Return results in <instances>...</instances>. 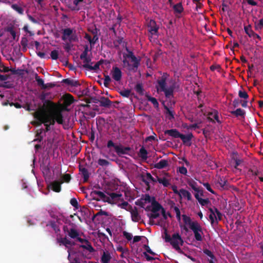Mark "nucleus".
Wrapping results in <instances>:
<instances>
[{
    "mask_svg": "<svg viewBox=\"0 0 263 263\" xmlns=\"http://www.w3.org/2000/svg\"><path fill=\"white\" fill-rule=\"evenodd\" d=\"M90 196L93 199L100 201L102 200L104 202L108 201L109 199L103 192L100 191L93 190L90 193Z\"/></svg>",
    "mask_w": 263,
    "mask_h": 263,
    "instance_id": "nucleus-9",
    "label": "nucleus"
},
{
    "mask_svg": "<svg viewBox=\"0 0 263 263\" xmlns=\"http://www.w3.org/2000/svg\"><path fill=\"white\" fill-rule=\"evenodd\" d=\"M125 50L127 53L123 54V66L127 68L129 71H135L140 65L141 59L137 58L127 47Z\"/></svg>",
    "mask_w": 263,
    "mask_h": 263,
    "instance_id": "nucleus-2",
    "label": "nucleus"
},
{
    "mask_svg": "<svg viewBox=\"0 0 263 263\" xmlns=\"http://www.w3.org/2000/svg\"><path fill=\"white\" fill-rule=\"evenodd\" d=\"M111 101L107 98L101 97L100 98V106L104 107H109L111 105Z\"/></svg>",
    "mask_w": 263,
    "mask_h": 263,
    "instance_id": "nucleus-21",
    "label": "nucleus"
},
{
    "mask_svg": "<svg viewBox=\"0 0 263 263\" xmlns=\"http://www.w3.org/2000/svg\"><path fill=\"white\" fill-rule=\"evenodd\" d=\"M173 8L175 14H180L184 10L182 5L181 3H179L176 5H174Z\"/></svg>",
    "mask_w": 263,
    "mask_h": 263,
    "instance_id": "nucleus-32",
    "label": "nucleus"
},
{
    "mask_svg": "<svg viewBox=\"0 0 263 263\" xmlns=\"http://www.w3.org/2000/svg\"><path fill=\"white\" fill-rule=\"evenodd\" d=\"M198 202L201 204V206H205V205H207L210 203V201L208 198H201L200 200H199Z\"/></svg>",
    "mask_w": 263,
    "mask_h": 263,
    "instance_id": "nucleus-61",
    "label": "nucleus"
},
{
    "mask_svg": "<svg viewBox=\"0 0 263 263\" xmlns=\"http://www.w3.org/2000/svg\"><path fill=\"white\" fill-rule=\"evenodd\" d=\"M193 138V135L192 133H189L187 135H181L180 138L182 140L183 144H186L188 145H191V141Z\"/></svg>",
    "mask_w": 263,
    "mask_h": 263,
    "instance_id": "nucleus-19",
    "label": "nucleus"
},
{
    "mask_svg": "<svg viewBox=\"0 0 263 263\" xmlns=\"http://www.w3.org/2000/svg\"><path fill=\"white\" fill-rule=\"evenodd\" d=\"M209 117L208 119L212 122H214L213 118H214L218 123H221V121L219 120L218 114L217 111L214 110L213 112L209 114Z\"/></svg>",
    "mask_w": 263,
    "mask_h": 263,
    "instance_id": "nucleus-27",
    "label": "nucleus"
},
{
    "mask_svg": "<svg viewBox=\"0 0 263 263\" xmlns=\"http://www.w3.org/2000/svg\"><path fill=\"white\" fill-rule=\"evenodd\" d=\"M164 109L166 110V114L170 116L168 117V119L170 120H172V119H174V111L171 110L170 108L166 106H164Z\"/></svg>",
    "mask_w": 263,
    "mask_h": 263,
    "instance_id": "nucleus-44",
    "label": "nucleus"
},
{
    "mask_svg": "<svg viewBox=\"0 0 263 263\" xmlns=\"http://www.w3.org/2000/svg\"><path fill=\"white\" fill-rule=\"evenodd\" d=\"M231 114L235 116L236 117L239 116H244L245 111L241 108H237L236 110L231 111Z\"/></svg>",
    "mask_w": 263,
    "mask_h": 263,
    "instance_id": "nucleus-39",
    "label": "nucleus"
},
{
    "mask_svg": "<svg viewBox=\"0 0 263 263\" xmlns=\"http://www.w3.org/2000/svg\"><path fill=\"white\" fill-rule=\"evenodd\" d=\"M111 258L110 254L108 252H104L101 258L102 263H109Z\"/></svg>",
    "mask_w": 263,
    "mask_h": 263,
    "instance_id": "nucleus-29",
    "label": "nucleus"
},
{
    "mask_svg": "<svg viewBox=\"0 0 263 263\" xmlns=\"http://www.w3.org/2000/svg\"><path fill=\"white\" fill-rule=\"evenodd\" d=\"M62 40L64 41L68 40L69 42H77L79 41V37L75 30L67 28L62 30Z\"/></svg>",
    "mask_w": 263,
    "mask_h": 263,
    "instance_id": "nucleus-6",
    "label": "nucleus"
},
{
    "mask_svg": "<svg viewBox=\"0 0 263 263\" xmlns=\"http://www.w3.org/2000/svg\"><path fill=\"white\" fill-rule=\"evenodd\" d=\"M51 95L50 92L43 91L39 96V98L42 101H46L47 99H51V97H49Z\"/></svg>",
    "mask_w": 263,
    "mask_h": 263,
    "instance_id": "nucleus-36",
    "label": "nucleus"
},
{
    "mask_svg": "<svg viewBox=\"0 0 263 263\" xmlns=\"http://www.w3.org/2000/svg\"><path fill=\"white\" fill-rule=\"evenodd\" d=\"M98 163L102 166H108L109 164V162L107 160L101 158L98 160Z\"/></svg>",
    "mask_w": 263,
    "mask_h": 263,
    "instance_id": "nucleus-53",
    "label": "nucleus"
},
{
    "mask_svg": "<svg viewBox=\"0 0 263 263\" xmlns=\"http://www.w3.org/2000/svg\"><path fill=\"white\" fill-rule=\"evenodd\" d=\"M80 248H82L83 249H86L90 253H92L95 251V249L92 247L90 242L89 241H88V243L86 242L84 244H82V245H80Z\"/></svg>",
    "mask_w": 263,
    "mask_h": 263,
    "instance_id": "nucleus-34",
    "label": "nucleus"
},
{
    "mask_svg": "<svg viewBox=\"0 0 263 263\" xmlns=\"http://www.w3.org/2000/svg\"><path fill=\"white\" fill-rule=\"evenodd\" d=\"M157 177V182L158 181L159 183L162 184L164 187H168L170 185V181L166 177Z\"/></svg>",
    "mask_w": 263,
    "mask_h": 263,
    "instance_id": "nucleus-30",
    "label": "nucleus"
},
{
    "mask_svg": "<svg viewBox=\"0 0 263 263\" xmlns=\"http://www.w3.org/2000/svg\"><path fill=\"white\" fill-rule=\"evenodd\" d=\"M130 213L132 219L133 221L138 222L141 219V217L136 207L134 208V209L131 211Z\"/></svg>",
    "mask_w": 263,
    "mask_h": 263,
    "instance_id": "nucleus-24",
    "label": "nucleus"
},
{
    "mask_svg": "<svg viewBox=\"0 0 263 263\" xmlns=\"http://www.w3.org/2000/svg\"><path fill=\"white\" fill-rule=\"evenodd\" d=\"M135 90L137 93L142 95L144 92V89L143 88L142 84L141 83H138L135 86Z\"/></svg>",
    "mask_w": 263,
    "mask_h": 263,
    "instance_id": "nucleus-45",
    "label": "nucleus"
},
{
    "mask_svg": "<svg viewBox=\"0 0 263 263\" xmlns=\"http://www.w3.org/2000/svg\"><path fill=\"white\" fill-rule=\"evenodd\" d=\"M142 181L144 182L147 189L149 190L150 188L149 181H151L154 183H156L157 182V179L154 178L151 173L146 172L145 176L142 175Z\"/></svg>",
    "mask_w": 263,
    "mask_h": 263,
    "instance_id": "nucleus-13",
    "label": "nucleus"
},
{
    "mask_svg": "<svg viewBox=\"0 0 263 263\" xmlns=\"http://www.w3.org/2000/svg\"><path fill=\"white\" fill-rule=\"evenodd\" d=\"M184 224L188 225L194 234L195 238L197 241H201L202 240L201 234L203 233L202 229L197 221H192L191 217L186 215L182 216Z\"/></svg>",
    "mask_w": 263,
    "mask_h": 263,
    "instance_id": "nucleus-4",
    "label": "nucleus"
},
{
    "mask_svg": "<svg viewBox=\"0 0 263 263\" xmlns=\"http://www.w3.org/2000/svg\"><path fill=\"white\" fill-rule=\"evenodd\" d=\"M169 75L167 73H163L162 76L157 80V85L156 86L158 92L161 91L164 93L165 96L167 99H171L174 97V91L175 89V84L166 88V80Z\"/></svg>",
    "mask_w": 263,
    "mask_h": 263,
    "instance_id": "nucleus-3",
    "label": "nucleus"
},
{
    "mask_svg": "<svg viewBox=\"0 0 263 263\" xmlns=\"http://www.w3.org/2000/svg\"><path fill=\"white\" fill-rule=\"evenodd\" d=\"M84 50L83 52L80 54V57H84V56H88V51H90L92 48V46L90 47V48L89 49L88 46L87 45H85L84 47Z\"/></svg>",
    "mask_w": 263,
    "mask_h": 263,
    "instance_id": "nucleus-49",
    "label": "nucleus"
},
{
    "mask_svg": "<svg viewBox=\"0 0 263 263\" xmlns=\"http://www.w3.org/2000/svg\"><path fill=\"white\" fill-rule=\"evenodd\" d=\"M34 78L37 82V85L39 86H41L42 89H46V86H45L43 80L40 78V77L38 76L37 73H36L35 74Z\"/></svg>",
    "mask_w": 263,
    "mask_h": 263,
    "instance_id": "nucleus-35",
    "label": "nucleus"
},
{
    "mask_svg": "<svg viewBox=\"0 0 263 263\" xmlns=\"http://www.w3.org/2000/svg\"><path fill=\"white\" fill-rule=\"evenodd\" d=\"M34 118L36 120L41 122L42 123H43L44 125L46 126V131L48 132L50 129V122H44V120L42 119V118H40V116H34Z\"/></svg>",
    "mask_w": 263,
    "mask_h": 263,
    "instance_id": "nucleus-40",
    "label": "nucleus"
},
{
    "mask_svg": "<svg viewBox=\"0 0 263 263\" xmlns=\"http://www.w3.org/2000/svg\"><path fill=\"white\" fill-rule=\"evenodd\" d=\"M70 203L75 208H76V209L79 208L78 202L77 201V200L75 198H71L70 201Z\"/></svg>",
    "mask_w": 263,
    "mask_h": 263,
    "instance_id": "nucleus-63",
    "label": "nucleus"
},
{
    "mask_svg": "<svg viewBox=\"0 0 263 263\" xmlns=\"http://www.w3.org/2000/svg\"><path fill=\"white\" fill-rule=\"evenodd\" d=\"M115 147V152L119 157H121L123 155H129V152L131 151L129 146H123L122 145H118Z\"/></svg>",
    "mask_w": 263,
    "mask_h": 263,
    "instance_id": "nucleus-10",
    "label": "nucleus"
},
{
    "mask_svg": "<svg viewBox=\"0 0 263 263\" xmlns=\"http://www.w3.org/2000/svg\"><path fill=\"white\" fill-rule=\"evenodd\" d=\"M64 232L66 233L71 238L76 239L79 236V233L74 228L69 229L67 226H64Z\"/></svg>",
    "mask_w": 263,
    "mask_h": 263,
    "instance_id": "nucleus-11",
    "label": "nucleus"
},
{
    "mask_svg": "<svg viewBox=\"0 0 263 263\" xmlns=\"http://www.w3.org/2000/svg\"><path fill=\"white\" fill-rule=\"evenodd\" d=\"M71 179V176L69 174H65L62 177V180L61 181H63L65 182H69Z\"/></svg>",
    "mask_w": 263,
    "mask_h": 263,
    "instance_id": "nucleus-59",
    "label": "nucleus"
},
{
    "mask_svg": "<svg viewBox=\"0 0 263 263\" xmlns=\"http://www.w3.org/2000/svg\"><path fill=\"white\" fill-rule=\"evenodd\" d=\"M74 102L73 97L69 93L65 94L63 97V104L66 107L70 106Z\"/></svg>",
    "mask_w": 263,
    "mask_h": 263,
    "instance_id": "nucleus-17",
    "label": "nucleus"
},
{
    "mask_svg": "<svg viewBox=\"0 0 263 263\" xmlns=\"http://www.w3.org/2000/svg\"><path fill=\"white\" fill-rule=\"evenodd\" d=\"M168 165V161L166 160L162 159L159 162L155 164L154 167L157 169H162Z\"/></svg>",
    "mask_w": 263,
    "mask_h": 263,
    "instance_id": "nucleus-28",
    "label": "nucleus"
},
{
    "mask_svg": "<svg viewBox=\"0 0 263 263\" xmlns=\"http://www.w3.org/2000/svg\"><path fill=\"white\" fill-rule=\"evenodd\" d=\"M147 100L148 101L151 102L153 104L155 107H158L159 103L155 98L151 96H148Z\"/></svg>",
    "mask_w": 263,
    "mask_h": 263,
    "instance_id": "nucleus-47",
    "label": "nucleus"
},
{
    "mask_svg": "<svg viewBox=\"0 0 263 263\" xmlns=\"http://www.w3.org/2000/svg\"><path fill=\"white\" fill-rule=\"evenodd\" d=\"M180 195H182L184 198H186L187 200L191 201L192 199L191 194L187 190L181 189L180 190Z\"/></svg>",
    "mask_w": 263,
    "mask_h": 263,
    "instance_id": "nucleus-33",
    "label": "nucleus"
},
{
    "mask_svg": "<svg viewBox=\"0 0 263 263\" xmlns=\"http://www.w3.org/2000/svg\"><path fill=\"white\" fill-rule=\"evenodd\" d=\"M41 168L44 176L50 177L51 176V172L49 165H43V166H41Z\"/></svg>",
    "mask_w": 263,
    "mask_h": 263,
    "instance_id": "nucleus-31",
    "label": "nucleus"
},
{
    "mask_svg": "<svg viewBox=\"0 0 263 263\" xmlns=\"http://www.w3.org/2000/svg\"><path fill=\"white\" fill-rule=\"evenodd\" d=\"M209 218H210L211 224L212 226H214V224H217L218 223L217 221H215V219H217V217H216L215 213H214V214H212V213H210V214L209 215Z\"/></svg>",
    "mask_w": 263,
    "mask_h": 263,
    "instance_id": "nucleus-51",
    "label": "nucleus"
},
{
    "mask_svg": "<svg viewBox=\"0 0 263 263\" xmlns=\"http://www.w3.org/2000/svg\"><path fill=\"white\" fill-rule=\"evenodd\" d=\"M42 102L43 106L34 112L33 116H40L44 122H47L50 121V114L57 109V106L55 103L49 99Z\"/></svg>",
    "mask_w": 263,
    "mask_h": 263,
    "instance_id": "nucleus-1",
    "label": "nucleus"
},
{
    "mask_svg": "<svg viewBox=\"0 0 263 263\" xmlns=\"http://www.w3.org/2000/svg\"><path fill=\"white\" fill-rule=\"evenodd\" d=\"M50 124L54 125L57 122L60 124L63 123V117L62 112L60 111L55 110L52 114H50Z\"/></svg>",
    "mask_w": 263,
    "mask_h": 263,
    "instance_id": "nucleus-8",
    "label": "nucleus"
},
{
    "mask_svg": "<svg viewBox=\"0 0 263 263\" xmlns=\"http://www.w3.org/2000/svg\"><path fill=\"white\" fill-rule=\"evenodd\" d=\"M131 91L129 89H124L120 92V94L124 97L128 98L130 96Z\"/></svg>",
    "mask_w": 263,
    "mask_h": 263,
    "instance_id": "nucleus-54",
    "label": "nucleus"
},
{
    "mask_svg": "<svg viewBox=\"0 0 263 263\" xmlns=\"http://www.w3.org/2000/svg\"><path fill=\"white\" fill-rule=\"evenodd\" d=\"M159 216H160V214L158 212H156V213L152 212V213L148 214V216L150 219H156L158 217H159Z\"/></svg>",
    "mask_w": 263,
    "mask_h": 263,
    "instance_id": "nucleus-64",
    "label": "nucleus"
},
{
    "mask_svg": "<svg viewBox=\"0 0 263 263\" xmlns=\"http://www.w3.org/2000/svg\"><path fill=\"white\" fill-rule=\"evenodd\" d=\"M61 83L65 84L66 86L74 87H77L80 85L78 81L68 78L63 79Z\"/></svg>",
    "mask_w": 263,
    "mask_h": 263,
    "instance_id": "nucleus-16",
    "label": "nucleus"
},
{
    "mask_svg": "<svg viewBox=\"0 0 263 263\" xmlns=\"http://www.w3.org/2000/svg\"><path fill=\"white\" fill-rule=\"evenodd\" d=\"M244 30L246 33L250 37H253L254 39L257 38L259 41L261 40V37L252 30L251 25H249L248 26H245Z\"/></svg>",
    "mask_w": 263,
    "mask_h": 263,
    "instance_id": "nucleus-15",
    "label": "nucleus"
},
{
    "mask_svg": "<svg viewBox=\"0 0 263 263\" xmlns=\"http://www.w3.org/2000/svg\"><path fill=\"white\" fill-rule=\"evenodd\" d=\"M63 181H54L51 183L52 190L55 192H60L61 190V184Z\"/></svg>",
    "mask_w": 263,
    "mask_h": 263,
    "instance_id": "nucleus-23",
    "label": "nucleus"
},
{
    "mask_svg": "<svg viewBox=\"0 0 263 263\" xmlns=\"http://www.w3.org/2000/svg\"><path fill=\"white\" fill-rule=\"evenodd\" d=\"M238 96L242 99L246 100L248 98L249 96L246 91L239 90L238 92Z\"/></svg>",
    "mask_w": 263,
    "mask_h": 263,
    "instance_id": "nucleus-55",
    "label": "nucleus"
},
{
    "mask_svg": "<svg viewBox=\"0 0 263 263\" xmlns=\"http://www.w3.org/2000/svg\"><path fill=\"white\" fill-rule=\"evenodd\" d=\"M112 78L116 81H120L122 78V72L117 67H113L111 71Z\"/></svg>",
    "mask_w": 263,
    "mask_h": 263,
    "instance_id": "nucleus-14",
    "label": "nucleus"
},
{
    "mask_svg": "<svg viewBox=\"0 0 263 263\" xmlns=\"http://www.w3.org/2000/svg\"><path fill=\"white\" fill-rule=\"evenodd\" d=\"M80 58L83 61V67L89 71H96L99 69L100 66L103 63V60H101L97 62L94 66L92 64L93 62H91V59L88 56H84V57H81Z\"/></svg>",
    "mask_w": 263,
    "mask_h": 263,
    "instance_id": "nucleus-5",
    "label": "nucleus"
},
{
    "mask_svg": "<svg viewBox=\"0 0 263 263\" xmlns=\"http://www.w3.org/2000/svg\"><path fill=\"white\" fill-rule=\"evenodd\" d=\"M139 156L142 160H146L147 159V152L144 147L140 149Z\"/></svg>",
    "mask_w": 263,
    "mask_h": 263,
    "instance_id": "nucleus-38",
    "label": "nucleus"
},
{
    "mask_svg": "<svg viewBox=\"0 0 263 263\" xmlns=\"http://www.w3.org/2000/svg\"><path fill=\"white\" fill-rule=\"evenodd\" d=\"M83 2V0H74L72 4H69L68 5V8L72 11H79L80 8L79 7V4L80 3Z\"/></svg>",
    "mask_w": 263,
    "mask_h": 263,
    "instance_id": "nucleus-26",
    "label": "nucleus"
},
{
    "mask_svg": "<svg viewBox=\"0 0 263 263\" xmlns=\"http://www.w3.org/2000/svg\"><path fill=\"white\" fill-rule=\"evenodd\" d=\"M218 182L220 186L223 189L227 188V180H226L223 178L220 177L218 179Z\"/></svg>",
    "mask_w": 263,
    "mask_h": 263,
    "instance_id": "nucleus-42",
    "label": "nucleus"
},
{
    "mask_svg": "<svg viewBox=\"0 0 263 263\" xmlns=\"http://www.w3.org/2000/svg\"><path fill=\"white\" fill-rule=\"evenodd\" d=\"M109 196H108V198L109 199L108 201H106V202L109 203H112L114 202H116L120 200V198L122 196L121 194L116 193H111L109 194Z\"/></svg>",
    "mask_w": 263,
    "mask_h": 263,
    "instance_id": "nucleus-18",
    "label": "nucleus"
},
{
    "mask_svg": "<svg viewBox=\"0 0 263 263\" xmlns=\"http://www.w3.org/2000/svg\"><path fill=\"white\" fill-rule=\"evenodd\" d=\"M152 212L156 213L161 211L163 208V206L157 201L154 200L152 203Z\"/></svg>",
    "mask_w": 263,
    "mask_h": 263,
    "instance_id": "nucleus-25",
    "label": "nucleus"
},
{
    "mask_svg": "<svg viewBox=\"0 0 263 263\" xmlns=\"http://www.w3.org/2000/svg\"><path fill=\"white\" fill-rule=\"evenodd\" d=\"M203 253L210 257V259L215 260V261H217L215 255L213 254L212 251L210 250L204 249L203 250Z\"/></svg>",
    "mask_w": 263,
    "mask_h": 263,
    "instance_id": "nucleus-41",
    "label": "nucleus"
},
{
    "mask_svg": "<svg viewBox=\"0 0 263 263\" xmlns=\"http://www.w3.org/2000/svg\"><path fill=\"white\" fill-rule=\"evenodd\" d=\"M12 7L14 10L16 11L18 13H20L21 14H22L23 13V12H24L23 9L22 7L18 6V5H17L16 4H14V5H12Z\"/></svg>",
    "mask_w": 263,
    "mask_h": 263,
    "instance_id": "nucleus-58",
    "label": "nucleus"
},
{
    "mask_svg": "<svg viewBox=\"0 0 263 263\" xmlns=\"http://www.w3.org/2000/svg\"><path fill=\"white\" fill-rule=\"evenodd\" d=\"M263 28V19L259 20L255 22V29L256 30H261Z\"/></svg>",
    "mask_w": 263,
    "mask_h": 263,
    "instance_id": "nucleus-43",
    "label": "nucleus"
},
{
    "mask_svg": "<svg viewBox=\"0 0 263 263\" xmlns=\"http://www.w3.org/2000/svg\"><path fill=\"white\" fill-rule=\"evenodd\" d=\"M123 40V37H118V38L115 40L114 42V45L115 47H118L120 45H121Z\"/></svg>",
    "mask_w": 263,
    "mask_h": 263,
    "instance_id": "nucleus-52",
    "label": "nucleus"
},
{
    "mask_svg": "<svg viewBox=\"0 0 263 263\" xmlns=\"http://www.w3.org/2000/svg\"><path fill=\"white\" fill-rule=\"evenodd\" d=\"M123 236L128 241L131 240L133 238L132 234L130 233L126 232V231L123 232Z\"/></svg>",
    "mask_w": 263,
    "mask_h": 263,
    "instance_id": "nucleus-62",
    "label": "nucleus"
},
{
    "mask_svg": "<svg viewBox=\"0 0 263 263\" xmlns=\"http://www.w3.org/2000/svg\"><path fill=\"white\" fill-rule=\"evenodd\" d=\"M79 171L83 178L84 182H87L89 178V173L87 169L79 165Z\"/></svg>",
    "mask_w": 263,
    "mask_h": 263,
    "instance_id": "nucleus-22",
    "label": "nucleus"
},
{
    "mask_svg": "<svg viewBox=\"0 0 263 263\" xmlns=\"http://www.w3.org/2000/svg\"><path fill=\"white\" fill-rule=\"evenodd\" d=\"M12 74H17L18 76H22L24 74V69H15L14 68L10 69V70Z\"/></svg>",
    "mask_w": 263,
    "mask_h": 263,
    "instance_id": "nucleus-48",
    "label": "nucleus"
},
{
    "mask_svg": "<svg viewBox=\"0 0 263 263\" xmlns=\"http://www.w3.org/2000/svg\"><path fill=\"white\" fill-rule=\"evenodd\" d=\"M175 205V203L173 202V205H171V208L174 209V210L175 211L176 214V217L178 220H180V216H181V213L179 209L176 206H174Z\"/></svg>",
    "mask_w": 263,
    "mask_h": 263,
    "instance_id": "nucleus-46",
    "label": "nucleus"
},
{
    "mask_svg": "<svg viewBox=\"0 0 263 263\" xmlns=\"http://www.w3.org/2000/svg\"><path fill=\"white\" fill-rule=\"evenodd\" d=\"M147 29L151 35L158 34L159 27L157 26L155 21L153 20H150L147 26Z\"/></svg>",
    "mask_w": 263,
    "mask_h": 263,
    "instance_id": "nucleus-12",
    "label": "nucleus"
},
{
    "mask_svg": "<svg viewBox=\"0 0 263 263\" xmlns=\"http://www.w3.org/2000/svg\"><path fill=\"white\" fill-rule=\"evenodd\" d=\"M184 241L179 233H174L172 235V239L170 243L173 247L178 252L181 251L179 245L182 246Z\"/></svg>",
    "mask_w": 263,
    "mask_h": 263,
    "instance_id": "nucleus-7",
    "label": "nucleus"
},
{
    "mask_svg": "<svg viewBox=\"0 0 263 263\" xmlns=\"http://www.w3.org/2000/svg\"><path fill=\"white\" fill-rule=\"evenodd\" d=\"M165 135H168L173 138H178L180 137L181 134L176 129H168L164 131Z\"/></svg>",
    "mask_w": 263,
    "mask_h": 263,
    "instance_id": "nucleus-20",
    "label": "nucleus"
},
{
    "mask_svg": "<svg viewBox=\"0 0 263 263\" xmlns=\"http://www.w3.org/2000/svg\"><path fill=\"white\" fill-rule=\"evenodd\" d=\"M188 185L195 191L198 192V188L197 183L193 179H189L187 180Z\"/></svg>",
    "mask_w": 263,
    "mask_h": 263,
    "instance_id": "nucleus-37",
    "label": "nucleus"
},
{
    "mask_svg": "<svg viewBox=\"0 0 263 263\" xmlns=\"http://www.w3.org/2000/svg\"><path fill=\"white\" fill-rule=\"evenodd\" d=\"M60 242L64 246H65L66 247L72 245L71 241L70 240L68 239L66 237L61 238Z\"/></svg>",
    "mask_w": 263,
    "mask_h": 263,
    "instance_id": "nucleus-50",
    "label": "nucleus"
},
{
    "mask_svg": "<svg viewBox=\"0 0 263 263\" xmlns=\"http://www.w3.org/2000/svg\"><path fill=\"white\" fill-rule=\"evenodd\" d=\"M21 44L23 47V50H26L27 49V46L28 44V40L27 37H23L22 38Z\"/></svg>",
    "mask_w": 263,
    "mask_h": 263,
    "instance_id": "nucleus-57",
    "label": "nucleus"
},
{
    "mask_svg": "<svg viewBox=\"0 0 263 263\" xmlns=\"http://www.w3.org/2000/svg\"><path fill=\"white\" fill-rule=\"evenodd\" d=\"M10 69H9V67L4 66L2 61L1 64L0 65V72H8L10 71Z\"/></svg>",
    "mask_w": 263,
    "mask_h": 263,
    "instance_id": "nucleus-60",
    "label": "nucleus"
},
{
    "mask_svg": "<svg viewBox=\"0 0 263 263\" xmlns=\"http://www.w3.org/2000/svg\"><path fill=\"white\" fill-rule=\"evenodd\" d=\"M50 57L52 60H56L59 57V51L57 50H53L51 52Z\"/></svg>",
    "mask_w": 263,
    "mask_h": 263,
    "instance_id": "nucleus-56",
    "label": "nucleus"
}]
</instances>
